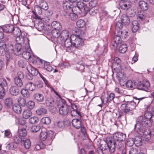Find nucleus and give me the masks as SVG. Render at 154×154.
Instances as JSON below:
<instances>
[{
	"mask_svg": "<svg viewBox=\"0 0 154 154\" xmlns=\"http://www.w3.org/2000/svg\"><path fill=\"white\" fill-rule=\"evenodd\" d=\"M64 42L65 46L66 48L69 47L73 44V42L71 38V36L70 38H66Z\"/></svg>",
	"mask_w": 154,
	"mask_h": 154,
	"instance_id": "obj_38",
	"label": "nucleus"
},
{
	"mask_svg": "<svg viewBox=\"0 0 154 154\" xmlns=\"http://www.w3.org/2000/svg\"><path fill=\"white\" fill-rule=\"evenodd\" d=\"M34 85L35 88L36 87H37L38 88H42L43 85V83L40 81H37L36 82Z\"/></svg>",
	"mask_w": 154,
	"mask_h": 154,
	"instance_id": "obj_63",
	"label": "nucleus"
},
{
	"mask_svg": "<svg viewBox=\"0 0 154 154\" xmlns=\"http://www.w3.org/2000/svg\"><path fill=\"white\" fill-rule=\"evenodd\" d=\"M25 87L27 90H28L31 91H33L35 89L34 84H33L31 82H28L26 83Z\"/></svg>",
	"mask_w": 154,
	"mask_h": 154,
	"instance_id": "obj_33",
	"label": "nucleus"
},
{
	"mask_svg": "<svg viewBox=\"0 0 154 154\" xmlns=\"http://www.w3.org/2000/svg\"><path fill=\"white\" fill-rule=\"evenodd\" d=\"M17 145L15 143H11L7 145L6 148L9 150L14 149L17 148Z\"/></svg>",
	"mask_w": 154,
	"mask_h": 154,
	"instance_id": "obj_44",
	"label": "nucleus"
},
{
	"mask_svg": "<svg viewBox=\"0 0 154 154\" xmlns=\"http://www.w3.org/2000/svg\"><path fill=\"white\" fill-rule=\"evenodd\" d=\"M121 63V60L119 58L116 57L115 58L114 61L113 62V64L114 65L118 66L120 65Z\"/></svg>",
	"mask_w": 154,
	"mask_h": 154,
	"instance_id": "obj_62",
	"label": "nucleus"
},
{
	"mask_svg": "<svg viewBox=\"0 0 154 154\" xmlns=\"http://www.w3.org/2000/svg\"><path fill=\"white\" fill-rule=\"evenodd\" d=\"M136 83L134 81L129 80L126 83V86L128 88H134L136 87Z\"/></svg>",
	"mask_w": 154,
	"mask_h": 154,
	"instance_id": "obj_25",
	"label": "nucleus"
},
{
	"mask_svg": "<svg viewBox=\"0 0 154 154\" xmlns=\"http://www.w3.org/2000/svg\"><path fill=\"white\" fill-rule=\"evenodd\" d=\"M37 61L41 64H44L45 68L48 71L51 72L52 70V67L50 65L49 63L45 62L40 58L37 59Z\"/></svg>",
	"mask_w": 154,
	"mask_h": 154,
	"instance_id": "obj_11",
	"label": "nucleus"
},
{
	"mask_svg": "<svg viewBox=\"0 0 154 154\" xmlns=\"http://www.w3.org/2000/svg\"><path fill=\"white\" fill-rule=\"evenodd\" d=\"M22 32L21 31L20 29L18 27H16L14 28L12 32L15 36L17 37L22 35Z\"/></svg>",
	"mask_w": 154,
	"mask_h": 154,
	"instance_id": "obj_34",
	"label": "nucleus"
},
{
	"mask_svg": "<svg viewBox=\"0 0 154 154\" xmlns=\"http://www.w3.org/2000/svg\"><path fill=\"white\" fill-rule=\"evenodd\" d=\"M139 101L137 103L134 101H131L130 102H128L127 103V106L128 108L130 109H135L136 106L139 103Z\"/></svg>",
	"mask_w": 154,
	"mask_h": 154,
	"instance_id": "obj_37",
	"label": "nucleus"
},
{
	"mask_svg": "<svg viewBox=\"0 0 154 154\" xmlns=\"http://www.w3.org/2000/svg\"><path fill=\"white\" fill-rule=\"evenodd\" d=\"M27 106L29 109H32L35 106V103L32 100L29 101L27 103Z\"/></svg>",
	"mask_w": 154,
	"mask_h": 154,
	"instance_id": "obj_61",
	"label": "nucleus"
},
{
	"mask_svg": "<svg viewBox=\"0 0 154 154\" xmlns=\"http://www.w3.org/2000/svg\"><path fill=\"white\" fill-rule=\"evenodd\" d=\"M5 94V91L4 87L0 85V99H2Z\"/></svg>",
	"mask_w": 154,
	"mask_h": 154,
	"instance_id": "obj_58",
	"label": "nucleus"
},
{
	"mask_svg": "<svg viewBox=\"0 0 154 154\" xmlns=\"http://www.w3.org/2000/svg\"><path fill=\"white\" fill-rule=\"evenodd\" d=\"M40 139L43 141L45 140L48 137V134L46 131H42L40 135Z\"/></svg>",
	"mask_w": 154,
	"mask_h": 154,
	"instance_id": "obj_43",
	"label": "nucleus"
},
{
	"mask_svg": "<svg viewBox=\"0 0 154 154\" xmlns=\"http://www.w3.org/2000/svg\"><path fill=\"white\" fill-rule=\"evenodd\" d=\"M121 36L119 35H115L114 38V42L115 44H112L114 46V48L115 49L116 48L118 45L121 43Z\"/></svg>",
	"mask_w": 154,
	"mask_h": 154,
	"instance_id": "obj_17",
	"label": "nucleus"
},
{
	"mask_svg": "<svg viewBox=\"0 0 154 154\" xmlns=\"http://www.w3.org/2000/svg\"><path fill=\"white\" fill-rule=\"evenodd\" d=\"M51 26L54 29L60 30L62 28V26L60 23L57 21H54L51 23Z\"/></svg>",
	"mask_w": 154,
	"mask_h": 154,
	"instance_id": "obj_28",
	"label": "nucleus"
},
{
	"mask_svg": "<svg viewBox=\"0 0 154 154\" xmlns=\"http://www.w3.org/2000/svg\"><path fill=\"white\" fill-rule=\"evenodd\" d=\"M40 126L39 125L33 126L31 128V131L33 132H36L38 131L40 129Z\"/></svg>",
	"mask_w": 154,
	"mask_h": 154,
	"instance_id": "obj_59",
	"label": "nucleus"
},
{
	"mask_svg": "<svg viewBox=\"0 0 154 154\" xmlns=\"http://www.w3.org/2000/svg\"><path fill=\"white\" fill-rule=\"evenodd\" d=\"M34 26L39 31L42 30L44 28V23L40 20H36L35 22Z\"/></svg>",
	"mask_w": 154,
	"mask_h": 154,
	"instance_id": "obj_12",
	"label": "nucleus"
},
{
	"mask_svg": "<svg viewBox=\"0 0 154 154\" xmlns=\"http://www.w3.org/2000/svg\"><path fill=\"white\" fill-rule=\"evenodd\" d=\"M106 143L110 152L111 153H113L115 150L116 143L110 140L107 139L106 140Z\"/></svg>",
	"mask_w": 154,
	"mask_h": 154,
	"instance_id": "obj_9",
	"label": "nucleus"
},
{
	"mask_svg": "<svg viewBox=\"0 0 154 154\" xmlns=\"http://www.w3.org/2000/svg\"><path fill=\"white\" fill-rule=\"evenodd\" d=\"M76 6L81 11H85V12L90 11V14L91 15H94L96 13L95 11L93 12V11L90 10V8L87 5L82 2L79 1L77 2L76 3Z\"/></svg>",
	"mask_w": 154,
	"mask_h": 154,
	"instance_id": "obj_4",
	"label": "nucleus"
},
{
	"mask_svg": "<svg viewBox=\"0 0 154 154\" xmlns=\"http://www.w3.org/2000/svg\"><path fill=\"white\" fill-rule=\"evenodd\" d=\"M27 134L26 130L24 128L19 129L18 131V134L23 139L24 137Z\"/></svg>",
	"mask_w": 154,
	"mask_h": 154,
	"instance_id": "obj_41",
	"label": "nucleus"
},
{
	"mask_svg": "<svg viewBox=\"0 0 154 154\" xmlns=\"http://www.w3.org/2000/svg\"><path fill=\"white\" fill-rule=\"evenodd\" d=\"M71 106L73 109V110L71 112V116H75V114H78L79 116H81L80 112L77 110V107L76 105L74 103L72 104Z\"/></svg>",
	"mask_w": 154,
	"mask_h": 154,
	"instance_id": "obj_18",
	"label": "nucleus"
},
{
	"mask_svg": "<svg viewBox=\"0 0 154 154\" xmlns=\"http://www.w3.org/2000/svg\"><path fill=\"white\" fill-rule=\"evenodd\" d=\"M23 143L24 146L27 149H29L31 145V143L30 140L29 139L24 140V141L22 142Z\"/></svg>",
	"mask_w": 154,
	"mask_h": 154,
	"instance_id": "obj_57",
	"label": "nucleus"
},
{
	"mask_svg": "<svg viewBox=\"0 0 154 154\" xmlns=\"http://www.w3.org/2000/svg\"><path fill=\"white\" fill-rule=\"evenodd\" d=\"M5 103L6 106L7 107H9L11 106L13 104V100L12 99L8 97L6 98L5 101Z\"/></svg>",
	"mask_w": 154,
	"mask_h": 154,
	"instance_id": "obj_47",
	"label": "nucleus"
},
{
	"mask_svg": "<svg viewBox=\"0 0 154 154\" xmlns=\"http://www.w3.org/2000/svg\"><path fill=\"white\" fill-rule=\"evenodd\" d=\"M123 26V24L122 23V22L120 21H118L116 22L115 24V28L117 32L121 30Z\"/></svg>",
	"mask_w": 154,
	"mask_h": 154,
	"instance_id": "obj_42",
	"label": "nucleus"
},
{
	"mask_svg": "<svg viewBox=\"0 0 154 154\" xmlns=\"http://www.w3.org/2000/svg\"><path fill=\"white\" fill-rule=\"evenodd\" d=\"M71 38L73 42V45L79 48L83 45V41L82 39L78 35H73L71 36Z\"/></svg>",
	"mask_w": 154,
	"mask_h": 154,
	"instance_id": "obj_3",
	"label": "nucleus"
},
{
	"mask_svg": "<svg viewBox=\"0 0 154 154\" xmlns=\"http://www.w3.org/2000/svg\"><path fill=\"white\" fill-rule=\"evenodd\" d=\"M117 32L118 33V35L124 38H126L128 34V32L125 30H121Z\"/></svg>",
	"mask_w": 154,
	"mask_h": 154,
	"instance_id": "obj_45",
	"label": "nucleus"
},
{
	"mask_svg": "<svg viewBox=\"0 0 154 154\" xmlns=\"http://www.w3.org/2000/svg\"><path fill=\"white\" fill-rule=\"evenodd\" d=\"M26 35V33L23 31L22 33V35L17 37L16 38L17 44L23 45L25 40H26L27 41L28 40V39L25 37Z\"/></svg>",
	"mask_w": 154,
	"mask_h": 154,
	"instance_id": "obj_8",
	"label": "nucleus"
},
{
	"mask_svg": "<svg viewBox=\"0 0 154 154\" xmlns=\"http://www.w3.org/2000/svg\"><path fill=\"white\" fill-rule=\"evenodd\" d=\"M139 27V25L137 21L134 20L132 21L131 28L133 32H136L138 29Z\"/></svg>",
	"mask_w": 154,
	"mask_h": 154,
	"instance_id": "obj_21",
	"label": "nucleus"
},
{
	"mask_svg": "<svg viewBox=\"0 0 154 154\" xmlns=\"http://www.w3.org/2000/svg\"><path fill=\"white\" fill-rule=\"evenodd\" d=\"M32 12L36 16L38 15H40L42 13V9L38 5H36L35 6L34 10L32 11Z\"/></svg>",
	"mask_w": 154,
	"mask_h": 154,
	"instance_id": "obj_23",
	"label": "nucleus"
},
{
	"mask_svg": "<svg viewBox=\"0 0 154 154\" xmlns=\"http://www.w3.org/2000/svg\"><path fill=\"white\" fill-rule=\"evenodd\" d=\"M36 112L38 115L41 116L47 114V111L45 108H42L37 110Z\"/></svg>",
	"mask_w": 154,
	"mask_h": 154,
	"instance_id": "obj_31",
	"label": "nucleus"
},
{
	"mask_svg": "<svg viewBox=\"0 0 154 154\" xmlns=\"http://www.w3.org/2000/svg\"><path fill=\"white\" fill-rule=\"evenodd\" d=\"M127 14L128 16H129L130 17H131L134 16L135 15V13L134 12V11L131 9L130 8L129 9L127 10Z\"/></svg>",
	"mask_w": 154,
	"mask_h": 154,
	"instance_id": "obj_60",
	"label": "nucleus"
},
{
	"mask_svg": "<svg viewBox=\"0 0 154 154\" xmlns=\"http://www.w3.org/2000/svg\"><path fill=\"white\" fill-rule=\"evenodd\" d=\"M139 5L142 10L146 11L148 9L147 3L145 1H141L139 2Z\"/></svg>",
	"mask_w": 154,
	"mask_h": 154,
	"instance_id": "obj_29",
	"label": "nucleus"
},
{
	"mask_svg": "<svg viewBox=\"0 0 154 154\" xmlns=\"http://www.w3.org/2000/svg\"><path fill=\"white\" fill-rule=\"evenodd\" d=\"M41 122L44 124L48 125L51 122V120L49 117H45L41 119Z\"/></svg>",
	"mask_w": 154,
	"mask_h": 154,
	"instance_id": "obj_50",
	"label": "nucleus"
},
{
	"mask_svg": "<svg viewBox=\"0 0 154 154\" xmlns=\"http://www.w3.org/2000/svg\"><path fill=\"white\" fill-rule=\"evenodd\" d=\"M121 21L125 25H128L130 23V19L128 16L125 14L122 15Z\"/></svg>",
	"mask_w": 154,
	"mask_h": 154,
	"instance_id": "obj_32",
	"label": "nucleus"
},
{
	"mask_svg": "<svg viewBox=\"0 0 154 154\" xmlns=\"http://www.w3.org/2000/svg\"><path fill=\"white\" fill-rule=\"evenodd\" d=\"M6 45L2 42H0V55L3 56L6 54Z\"/></svg>",
	"mask_w": 154,
	"mask_h": 154,
	"instance_id": "obj_26",
	"label": "nucleus"
},
{
	"mask_svg": "<svg viewBox=\"0 0 154 154\" xmlns=\"http://www.w3.org/2000/svg\"><path fill=\"white\" fill-rule=\"evenodd\" d=\"M27 90L26 88H23L22 89L21 91V94L23 97L26 98L29 97L30 95L29 93Z\"/></svg>",
	"mask_w": 154,
	"mask_h": 154,
	"instance_id": "obj_54",
	"label": "nucleus"
},
{
	"mask_svg": "<svg viewBox=\"0 0 154 154\" xmlns=\"http://www.w3.org/2000/svg\"><path fill=\"white\" fill-rule=\"evenodd\" d=\"M14 142L17 144L18 143H22V142L24 141V139L17 134L14 136Z\"/></svg>",
	"mask_w": 154,
	"mask_h": 154,
	"instance_id": "obj_27",
	"label": "nucleus"
},
{
	"mask_svg": "<svg viewBox=\"0 0 154 154\" xmlns=\"http://www.w3.org/2000/svg\"><path fill=\"white\" fill-rule=\"evenodd\" d=\"M51 34L53 37L57 39V41L58 43V40H59L61 34L60 30L53 29L52 31Z\"/></svg>",
	"mask_w": 154,
	"mask_h": 154,
	"instance_id": "obj_19",
	"label": "nucleus"
},
{
	"mask_svg": "<svg viewBox=\"0 0 154 154\" xmlns=\"http://www.w3.org/2000/svg\"><path fill=\"white\" fill-rule=\"evenodd\" d=\"M14 111L18 114H20L21 112V109L20 106L17 104L13 106Z\"/></svg>",
	"mask_w": 154,
	"mask_h": 154,
	"instance_id": "obj_40",
	"label": "nucleus"
},
{
	"mask_svg": "<svg viewBox=\"0 0 154 154\" xmlns=\"http://www.w3.org/2000/svg\"><path fill=\"white\" fill-rule=\"evenodd\" d=\"M69 32L66 30L63 31L61 33L60 36L58 40V43L61 44L64 42L65 39L69 38Z\"/></svg>",
	"mask_w": 154,
	"mask_h": 154,
	"instance_id": "obj_10",
	"label": "nucleus"
},
{
	"mask_svg": "<svg viewBox=\"0 0 154 154\" xmlns=\"http://www.w3.org/2000/svg\"><path fill=\"white\" fill-rule=\"evenodd\" d=\"M62 14L65 16L69 15L72 20H74L76 19L77 16V14L74 12H66L65 10L63 9L62 11Z\"/></svg>",
	"mask_w": 154,
	"mask_h": 154,
	"instance_id": "obj_14",
	"label": "nucleus"
},
{
	"mask_svg": "<svg viewBox=\"0 0 154 154\" xmlns=\"http://www.w3.org/2000/svg\"><path fill=\"white\" fill-rule=\"evenodd\" d=\"M28 118V116H25V117H24V116H19V117L18 118L17 120L21 125H23L25 124V119Z\"/></svg>",
	"mask_w": 154,
	"mask_h": 154,
	"instance_id": "obj_39",
	"label": "nucleus"
},
{
	"mask_svg": "<svg viewBox=\"0 0 154 154\" xmlns=\"http://www.w3.org/2000/svg\"><path fill=\"white\" fill-rule=\"evenodd\" d=\"M140 119L141 120L138 121L135 125L134 129L141 135L143 140L148 141L150 138L151 132L147 128L151 126V124L149 120L144 121L142 119Z\"/></svg>",
	"mask_w": 154,
	"mask_h": 154,
	"instance_id": "obj_1",
	"label": "nucleus"
},
{
	"mask_svg": "<svg viewBox=\"0 0 154 154\" xmlns=\"http://www.w3.org/2000/svg\"><path fill=\"white\" fill-rule=\"evenodd\" d=\"M14 26L12 25H7L5 26L3 29L5 32L7 33H11L13 31Z\"/></svg>",
	"mask_w": 154,
	"mask_h": 154,
	"instance_id": "obj_20",
	"label": "nucleus"
},
{
	"mask_svg": "<svg viewBox=\"0 0 154 154\" xmlns=\"http://www.w3.org/2000/svg\"><path fill=\"white\" fill-rule=\"evenodd\" d=\"M23 44H16L15 49L17 50V51L18 52H21L24 50L23 48H22Z\"/></svg>",
	"mask_w": 154,
	"mask_h": 154,
	"instance_id": "obj_56",
	"label": "nucleus"
},
{
	"mask_svg": "<svg viewBox=\"0 0 154 154\" xmlns=\"http://www.w3.org/2000/svg\"><path fill=\"white\" fill-rule=\"evenodd\" d=\"M32 51L31 50H24L23 51V57L26 59L28 60L31 57Z\"/></svg>",
	"mask_w": 154,
	"mask_h": 154,
	"instance_id": "obj_24",
	"label": "nucleus"
},
{
	"mask_svg": "<svg viewBox=\"0 0 154 154\" xmlns=\"http://www.w3.org/2000/svg\"><path fill=\"white\" fill-rule=\"evenodd\" d=\"M119 6L123 10H128L130 8L131 2L127 0H121L119 3Z\"/></svg>",
	"mask_w": 154,
	"mask_h": 154,
	"instance_id": "obj_6",
	"label": "nucleus"
},
{
	"mask_svg": "<svg viewBox=\"0 0 154 154\" xmlns=\"http://www.w3.org/2000/svg\"><path fill=\"white\" fill-rule=\"evenodd\" d=\"M138 152V149L135 148H132L129 151V154H137Z\"/></svg>",
	"mask_w": 154,
	"mask_h": 154,
	"instance_id": "obj_64",
	"label": "nucleus"
},
{
	"mask_svg": "<svg viewBox=\"0 0 154 154\" xmlns=\"http://www.w3.org/2000/svg\"><path fill=\"white\" fill-rule=\"evenodd\" d=\"M139 119H142L144 121H147V120H150L151 124L152 122H154V116H151L149 118L147 117V116H140Z\"/></svg>",
	"mask_w": 154,
	"mask_h": 154,
	"instance_id": "obj_51",
	"label": "nucleus"
},
{
	"mask_svg": "<svg viewBox=\"0 0 154 154\" xmlns=\"http://www.w3.org/2000/svg\"><path fill=\"white\" fill-rule=\"evenodd\" d=\"M22 79H20L17 77H15L14 80L15 84L18 87H21L23 85L22 81Z\"/></svg>",
	"mask_w": 154,
	"mask_h": 154,
	"instance_id": "obj_36",
	"label": "nucleus"
},
{
	"mask_svg": "<svg viewBox=\"0 0 154 154\" xmlns=\"http://www.w3.org/2000/svg\"><path fill=\"white\" fill-rule=\"evenodd\" d=\"M63 9L65 10L66 12H72L77 14L79 13V11H81L77 6L72 8L71 7L67 2L63 3Z\"/></svg>",
	"mask_w": 154,
	"mask_h": 154,
	"instance_id": "obj_2",
	"label": "nucleus"
},
{
	"mask_svg": "<svg viewBox=\"0 0 154 154\" xmlns=\"http://www.w3.org/2000/svg\"><path fill=\"white\" fill-rule=\"evenodd\" d=\"M38 118L36 116L31 117L29 119V122L31 124H35L38 122Z\"/></svg>",
	"mask_w": 154,
	"mask_h": 154,
	"instance_id": "obj_49",
	"label": "nucleus"
},
{
	"mask_svg": "<svg viewBox=\"0 0 154 154\" xmlns=\"http://www.w3.org/2000/svg\"><path fill=\"white\" fill-rule=\"evenodd\" d=\"M29 71L30 73L34 75H37L38 73V71L35 68L31 66H30Z\"/></svg>",
	"mask_w": 154,
	"mask_h": 154,
	"instance_id": "obj_52",
	"label": "nucleus"
},
{
	"mask_svg": "<svg viewBox=\"0 0 154 154\" xmlns=\"http://www.w3.org/2000/svg\"><path fill=\"white\" fill-rule=\"evenodd\" d=\"M34 99L39 102H43L44 100V97L42 94L37 93L33 95Z\"/></svg>",
	"mask_w": 154,
	"mask_h": 154,
	"instance_id": "obj_22",
	"label": "nucleus"
},
{
	"mask_svg": "<svg viewBox=\"0 0 154 154\" xmlns=\"http://www.w3.org/2000/svg\"><path fill=\"white\" fill-rule=\"evenodd\" d=\"M126 138L125 134L120 132H117L113 134V139L116 141H123Z\"/></svg>",
	"mask_w": 154,
	"mask_h": 154,
	"instance_id": "obj_7",
	"label": "nucleus"
},
{
	"mask_svg": "<svg viewBox=\"0 0 154 154\" xmlns=\"http://www.w3.org/2000/svg\"><path fill=\"white\" fill-rule=\"evenodd\" d=\"M150 85L149 81L146 80L143 82H139L137 84V88L139 90L147 91Z\"/></svg>",
	"mask_w": 154,
	"mask_h": 154,
	"instance_id": "obj_5",
	"label": "nucleus"
},
{
	"mask_svg": "<svg viewBox=\"0 0 154 154\" xmlns=\"http://www.w3.org/2000/svg\"><path fill=\"white\" fill-rule=\"evenodd\" d=\"M45 103L46 106L51 109H54V103L53 99L51 98V96L46 99Z\"/></svg>",
	"mask_w": 154,
	"mask_h": 154,
	"instance_id": "obj_13",
	"label": "nucleus"
},
{
	"mask_svg": "<svg viewBox=\"0 0 154 154\" xmlns=\"http://www.w3.org/2000/svg\"><path fill=\"white\" fill-rule=\"evenodd\" d=\"M144 116H154V106L151 108V111L148 110V109L145 112Z\"/></svg>",
	"mask_w": 154,
	"mask_h": 154,
	"instance_id": "obj_55",
	"label": "nucleus"
},
{
	"mask_svg": "<svg viewBox=\"0 0 154 154\" xmlns=\"http://www.w3.org/2000/svg\"><path fill=\"white\" fill-rule=\"evenodd\" d=\"M17 101L20 105L22 106H24L26 104L25 100L22 97H19Z\"/></svg>",
	"mask_w": 154,
	"mask_h": 154,
	"instance_id": "obj_53",
	"label": "nucleus"
},
{
	"mask_svg": "<svg viewBox=\"0 0 154 154\" xmlns=\"http://www.w3.org/2000/svg\"><path fill=\"white\" fill-rule=\"evenodd\" d=\"M38 6L42 9L47 10L48 8V6L47 3L45 1H41L39 2Z\"/></svg>",
	"mask_w": 154,
	"mask_h": 154,
	"instance_id": "obj_35",
	"label": "nucleus"
},
{
	"mask_svg": "<svg viewBox=\"0 0 154 154\" xmlns=\"http://www.w3.org/2000/svg\"><path fill=\"white\" fill-rule=\"evenodd\" d=\"M85 22L83 20H78L76 22L77 26L79 28H82L85 25Z\"/></svg>",
	"mask_w": 154,
	"mask_h": 154,
	"instance_id": "obj_48",
	"label": "nucleus"
},
{
	"mask_svg": "<svg viewBox=\"0 0 154 154\" xmlns=\"http://www.w3.org/2000/svg\"><path fill=\"white\" fill-rule=\"evenodd\" d=\"M10 94L13 96H16L19 94V90L15 86L11 87L9 90Z\"/></svg>",
	"mask_w": 154,
	"mask_h": 154,
	"instance_id": "obj_16",
	"label": "nucleus"
},
{
	"mask_svg": "<svg viewBox=\"0 0 154 154\" xmlns=\"http://www.w3.org/2000/svg\"><path fill=\"white\" fill-rule=\"evenodd\" d=\"M127 49V45L125 44H122L119 47V51L122 53H124L125 52Z\"/></svg>",
	"mask_w": 154,
	"mask_h": 154,
	"instance_id": "obj_46",
	"label": "nucleus"
},
{
	"mask_svg": "<svg viewBox=\"0 0 154 154\" xmlns=\"http://www.w3.org/2000/svg\"><path fill=\"white\" fill-rule=\"evenodd\" d=\"M72 124L75 128L79 129L81 126V122L78 119H74L72 120Z\"/></svg>",
	"mask_w": 154,
	"mask_h": 154,
	"instance_id": "obj_30",
	"label": "nucleus"
},
{
	"mask_svg": "<svg viewBox=\"0 0 154 154\" xmlns=\"http://www.w3.org/2000/svg\"><path fill=\"white\" fill-rule=\"evenodd\" d=\"M68 109L66 105H62L59 109V113L62 116H66L68 113Z\"/></svg>",
	"mask_w": 154,
	"mask_h": 154,
	"instance_id": "obj_15",
	"label": "nucleus"
}]
</instances>
